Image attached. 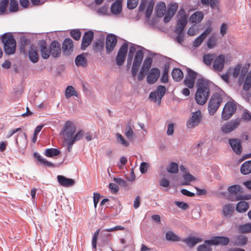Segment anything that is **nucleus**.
Wrapping results in <instances>:
<instances>
[{
	"mask_svg": "<svg viewBox=\"0 0 251 251\" xmlns=\"http://www.w3.org/2000/svg\"><path fill=\"white\" fill-rule=\"evenodd\" d=\"M236 110V105L232 102H227L222 113V119L226 121L229 119Z\"/></svg>",
	"mask_w": 251,
	"mask_h": 251,
	"instance_id": "f8f14e48",
	"label": "nucleus"
},
{
	"mask_svg": "<svg viewBox=\"0 0 251 251\" xmlns=\"http://www.w3.org/2000/svg\"><path fill=\"white\" fill-rule=\"evenodd\" d=\"M125 133L127 138H128L129 140L133 139L134 134L132 128L129 125H127L125 129Z\"/></svg>",
	"mask_w": 251,
	"mask_h": 251,
	"instance_id": "c03bdc74",
	"label": "nucleus"
},
{
	"mask_svg": "<svg viewBox=\"0 0 251 251\" xmlns=\"http://www.w3.org/2000/svg\"><path fill=\"white\" fill-rule=\"evenodd\" d=\"M236 210L238 212L243 213L246 212L249 208V205H236Z\"/></svg>",
	"mask_w": 251,
	"mask_h": 251,
	"instance_id": "052dcab7",
	"label": "nucleus"
},
{
	"mask_svg": "<svg viewBox=\"0 0 251 251\" xmlns=\"http://www.w3.org/2000/svg\"><path fill=\"white\" fill-rule=\"evenodd\" d=\"M209 83V81L202 76L198 79L195 100L199 104L203 105L208 99L210 94Z\"/></svg>",
	"mask_w": 251,
	"mask_h": 251,
	"instance_id": "f03ea898",
	"label": "nucleus"
},
{
	"mask_svg": "<svg viewBox=\"0 0 251 251\" xmlns=\"http://www.w3.org/2000/svg\"><path fill=\"white\" fill-rule=\"evenodd\" d=\"M160 74V72L158 68H151L147 77V81L148 83L152 84L155 83L158 79Z\"/></svg>",
	"mask_w": 251,
	"mask_h": 251,
	"instance_id": "f3484780",
	"label": "nucleus"
},
{
	"mask_svg": "<svg viewBox=\"0 0 251 251\" xmlns=\"http://www.w3.org/2000/svg\"><path fill=\"white\" fill-rule=\"evenodd\" d=\"M143 57L144 54L141 50H139L136 52L131 68V75L134 78L137 75L139 68L142 62Z\"/></svg>",
	"mask_w": 251,
	"mask_h": 251,
	"instance_id": "6e6552de",
	"label": "nucleus"
},
{
	"mask_svg": "<svg viewBox=\"0 0 251 251\" xmlns=\"http://www.w3.org/2000/svg\"><path fill=\"white\" fill-rule=\"evenodd\" d=\"M178 8V5L176 3H172L168 5L166 13L164 17V23H168L175 14Z\"/></svg>",
	"mask_w": 251,
	"mask_h": 251,
	"instance_id": "a211bd4d",
	"label": "nucleus"
},
{
	"mask_svg": "<svg viewBox=\"0 0 251 251\" xmlns=\"http://www.w3.org/2000/svg\"><path fill=\"white\" fill-rule=\"evenodd\" d=\"M58 183L63 186L69 187L74 185L75 181L73 179L68 178L63 176L58 175L57 176Z\"/></svg>",
	"mask_w": 251,
	"mask_h": 251,
	"instance_id": "393cba45",
	"label": "nucleus"
},
{
	"mask_svg": "<svg viewBox=\"0 0 251 251\" xmlns=\"http://www.w3.org/2000/svg\"><path fill=\"white\" fill-rule=\"evenodd\" d=\"M166 89L163 85H159L157 87L156 90L151 92L149 96V98L151 100L155 102H157L158 104H160L162 97L165 94Z\"/></svg>",
	"mask_w": 251,
	"mask_h": 251,
	"instance_id": "9d476101",
	"label": "nucleus"
},
{
	"mask_svg": "<svg viewBox=\"0 0 251 251\" xmlns=\"http://www.w3.org/2000/svg\"><path fill=\"white\" fill-rule=\"evenodd\" d=\"M203 18V15L201 12L197 11L193 13L190 17V21L192 23H200Z\"/></svg>",
	"mask_w": 251,
	"mask_h": 251,
	"instance_id": "7c9ffc66",
	"label": "nucleus"
},
{
	"mask_svg": "<svg viewBox=\"0 0 251 251\" xmlns=\"http://www.w3.org/2000/svg\"><path fill=\"white\" fill-rule=\"evenodd\" d=\"M74 44L70 38L65 39L62 44L63 53L65 55L70 54L73 50Z\"/></svg>",
	"mask_w": 251,
	"mask_h": 251,
	"instance_id": "b1692460",
	"label": "nucleus"
},
{
	"mask_svg": "<svg viewBox=\"0 0 251 251\" xmlns=\"http://www.w3.org/2000/svg\"><path fill=\"white\" fill-rule=\"evenodd\" d=\"M202 120V114L200 110L191 113L186 122L188 128L192 129L198 126Z\"/></svg>",
	"mask_w": 251,
	"mask_h": 251,
	"instance_id": "0eeeda50",
	"label": "nucleus"
},
{
	"mask_svg": "<svg viewBox=\"0 0 251 251\" xmlns=\"http://www.w3.org/2000/svg\"><path fill=\"white\" fill-rule=\"evenodd\" d=\"M153 6L154 3L151 1L150 2L146 11V17L147 18L149 19L150 18L152 12Z\"/></svg>",
	"mask_w": 251,
	"mask_h": 251,
	"instance_id": "8fccbe9b",
	"label": "nucleus"
},
{
	"mask_svg": "<svg viewBox=\"0 0 251 251\" xmlns=\"http://www.w3.org/2000/svg\"><path fill=\"white\" fill-rule=\"evenodd\" d=\"M241 173L244 175H248L251 173V160L244 162L240 169Z\"/></svg>",
	"mask_w": 251,
	"mask_h": 251,
	"instance_id": "72a5a7b5",
	"label": "nucleus"
},
{
	"mask_svg": "<svg viewBox=\"0 0 251 251\" xmlns=\"http://www.w3.org/2000/svg\"><path fill=\"white\" fill-rule=\"evenodd\" d=\"M251 87V76L247 74L245 77L243 89L245 91H248Z\"/></svg>",
	"mask_w": 251,
	"mask_h": 251,
	"instance_id": "79ce46f5",
	"label": "nucleus"
},
{
	"mask_svg": "<svg viewBox=\"0 0 251 251\" xmlns=\"http://www.w3.org/2000/svg\"><path fill=\"white\" fill-rule=\"evenodd\" d=\"M18 10V4L16 0H10L9 4V10L10 12H14Z\"/></svg>",
	"mask_w": 251,
	"mask_h": 251,
	"instance_id": "09e8293b",
	"label": "nucleus"
},
{
	"mask_svg": "<svg viewBox=\"0 0 251 251\" xmlns=\"http://www.w3.org/2000/svg\"><path fill=\"white\" fill-rule=\"evenodd\" d=\"M228 142L230 147L235 153L237 154L241 153L242 148L240 140L237 138L230 139Z\"/></svg>",
	"mask_w": 251,
	"mask_h": 251,
	"instance_id": "aec40b11",
	"label": "nucleus"
},
{
	"mask_svg": "<svg viewBox=\"0 0 251 251\" xmlns=\"http://www.w3.org/2000/svg\"><path fill=\"white\" fill-rule=\"evenodd\" d=\"M183 82L184 85L189 88H192L194 86L195 80L193 79L185 77Z\"/></svg>",
	"mask_w": 251,
	"mask_h": 251,
	"instance_id": "5fc2aeb1",
	"label": "nucleus"
},
{
	"mask_svg": "<svg viewBox=\"0 0 251 251\" xmlns=\"http://www.w3.org/2000/svg\"><path fill=\"white\" fill-rule=\"evenodd\" d=\"M122 9V0H116L111 6V11L113 14H120Z\"/></svg>",
	"mask_w": 251,
	"mask_h": 251,
	"instance_id": "c85d7f7f",
	"label": "nucleus"
},
{
	"mask_svg": "<svg viewBox=\"0 0 251 251\" xmlns=\"http://www.w3.org/2000/svg\"><path fill=\"white\" fill-rule=\"evenodd\" d=\"M128 50V45L127 43H125L120 48L118 54L116 56V64L118 66H121L124 63L127 54Z\"/></svg>",
	"mask_w": 251,
	"mask_h": 251,
	"instance_id": "ddd939ff",
	"label": "nucleus"
},
{
	"mask_svg": "<svg viewBox=\"0 0 251 251\" xmlns=\"http://www.w3.org/2000/svg\"><path fill=\"white\" fill-rule=\"evenodd\" d=\"M138 0H127V7L129 9L135 8L138 4Z\"/></svg>",
	"mask_w": 251,
	"mask_h": 251,
	"instance_id": "4d7b16f0",
	"label": "nucleus"
},
{
	"mask_svg": "<svg viewBox=\"0 0 251 251\" xmlns=\"http://www.w3.org/2000/svg\"><path fill=\"white\" fill-rule=\"evenodd\" d=\"M239 230L241 233L251 232V223H247L239 226Z\"/></svg>",
	"mask_w": 251,
	"mask_h": 251,
	"instance_id": "37998d69",
	"label": "nucleus"
},
{
	"mask_svg": "<svg viewBox=\"0 0 251 251\" xmlns=\"http://www.w3.org/2000/svg\"><path fill=\"white\" fill-rule=\"evenodd\" d=\"M247 238L245 236L239 235L236 238L235 243L238 245L242 246L247 243Z\"/></svg>",
	"mask_w": 251,
	"mask_h": 251,
	"instance_id": "de8ad7c7",
	"label": "nucleus"
},
{
	"mask_svg": "<svg viewBox=\"0 0 251 251\" xmlns=\"http://www.w3.org/2000/svg\"><path fill=\"white\" fill-rule=\"evenodd\" d=\"M222 188V186H220L218 195L231 201H240L237 204H248L244 201L251 199V195L243 194V189L239 185L235 184L229 186L227 192L221 191Z\"/></svg>",
	"mask_w": 251,
	"mask_h": 251,
	"instance_id": "f257e3e1",
	"label": "nucleus"
},
{
	"mask_svg": "<svg viewBox=\"0 0 251 251\" xmlns=\"http://www.w3.org/2000/svg\"><path fill=\"white\" fill-rule=\"evenodd\" d=\"M9 2V0H2L0 3V11L4 12L5 11Z\"/></svg>",
	"mask_w": 251,
	"mask_h": 251,
	"instance_id": "680f3d73",
	"label": "nucleus"
},
{
	"mask_svg": "<svg viewBox=\"0 0 251 251\" xmlns=\"http://www.w3.org/2000/svg\"><path fill=\"white\" fill-rule=\"evenodd\" d=\"M225 63V57L223 54H220L215 58L213 68L216 72H222L224 68Z\"/></svg>",
	"mask_w": 251,
	"mask_h": 251,
	"instance_id": "dca6fc26",
	"label": "nucleus"
},
{
	"mask_svg": "<svg viewBox=\"0 0 251 251\" xmlns=\"http://www.w3.org/2000/svg\"><path fill=\"white\" fill-rule=\"evenodd\" d=\"M179 18L177 21L176 25L175 30V32H182L187 23V16L185 10L181 9L178 12Z\"/></svg>",
	"mask_w": 251,
	"mask_h": 251,
	"instance_id": "1a4fd4ad",
	"label": "nucleus"
},
{
	"mask_svg": "<svg viewBox=\"0 0 251 251\" xmlns=\"http://www.w3.org/2000/svg\"><path fill=\"white\" fill-rule=\"evenodd\" d=\"M204 40V38L201 36L200 35L198 36L193 42V45L194 47L197 48L200 46L202 42Z\"/></svg>",
	"mask_w": 251,
	"mask_h": 251,
	"instance_id": "bf43d9fd",
	"label": "nucleus"
},
{
	"mask_svg": "<svg viewBox=\"0 0 251 251\" xmlns=\"http://www.w3.org/2000/svg\"><path fill=\"white\" fill-rule=\"evenodd\" d=\"M152 63V59L151 57L149 56L146 58L138 75V80L139 81H141L143 79L150 70Z\"/></svg>",
	"mask_w": 251,
	"mask_h": 251,
	"instance_id": "9b49d317",
	"label": "nucleus"
},
{
	"mask_svg": "<svg viewBox=\"0 0 251 251\" xmlns=\"http://www.w3.org/2000/svg\"><path fill=\"white\" fill-rule=\"evenodd\" d=\"M241 65L239 64L237 65L233 69L232 72V75L234 78L237 77L240 73L241 70Z\"/></svg>",
	"mask_w": 251,
	"mask_h": 251,
	"instance_id": "e2e57ef3",
	"label": "nucleus"
},
{
	"mask_svg": "<svg viewBox=\"0 0 251 251\" xmlns=\"http://www.w3.org/2000/svg\"><path fill=\"white\" fill-rule=\"evenodd\" d=\"M174 132V124L170 123L167 126V134L168 135H172Z\"/></svg>",
	"mask_w": 251,
	"mask_h": 251,
	"instance_id": "774afa93",
	"label": "nucleus"
},
{
	"mask_svg": "<svg viewBox=\"0 0 251 251\" xmlns=\"http://www.w3.org/2000/svg\"><path fill=\"white\" fill-rule=\"evenodd\" d=\"M104 40L103 39H100L97 40L95 43V49L97 50H101L104 48Z\"/></svg>",
	"mask_w": 251,
	"mask_h": 251,
	"instance_id": "864d4df0",
	"label": "nucleus"
},
{
	"mask_svg": "<svg viewBox=\"0 0 251 251\" xmlns=\"http://www.w3.org/2000/svg\"><path fill=\"white\" fill-rule=\"evenodd\" d=\"M202 240L200 238H196L195 237H190L183 240L188 246L192 247L196 245L198 243L201 242Z\"/></svg>",
	"mask_w": 251,
	"mask_h": 251,
	"instance_id": "2f4dec72",
	"label": "nucleus"
},
{
	"mask_svg": "<svg viewBox=\"0 0 251 251\" xmlns=\"http://www.w3.org/2000/svg\"><path fill=\"white\" fill-rule=\"evenodd\" d=\"M177 34V36L176 37V41L179 44H181L183 41L184 38V33L183 32H175Z\"/></svg>",
	"mask_w": 251,
	"mask_h": 251,
	"instance_id": "69168bd1",
	"label": "nucleus"
},
{
	"mask_svg": "<svg viewBox=\"0 0 251 251\" xmlns=\"http://www.w3.org/2000/svg\"><path fill=\"white\" fill-rule=\"evenodd\" d=\"M172 75L175 81L178 82L182 79L183 73L180 69L175 68L172 71Z\"/></svg>",
	"mask_w": 251,
	"mask_h": 251,
	"instance_id": "c756f323",
	"label": "nucleus"
},
{
	"mask_svg": "<svg viewBox=\"0 0 251 251\" xmlns=\"http://www.w3.org/2000/svg\"><path fill=\"white\" fill-rule=\"evenodd\" d=\"M84 135V131L83 130H80L77 131L75 134L73 135V136L70 139L75 143V142L80 140Z\"/></svg>",
	"mask_w": 251,
	"mask_h": 251,
	"instance_id": "a18cd8bd",
	"label": "nucleus"
},
{
	"mask_svg": "<svg viewBox=\"0 0 251 251\" xmlns=\"http://www.w3.org/2000/svg\"><path fill=\"white\" fill-rule=\"evenodd\" d=\"M50 53L53 57L57 58L61 54L60 45L57 41H53L50 45Z\"/></svg>",
	"mask_w": 251,
	"mask_h": 251,
	"instance_id": "4be33fe9",
	"label": "nucleus"
},
{
	"mask_svg": "<svg viewBox=\"0 0 251 251\" xmlns=\"http://www.w3.org/2000/svg\"><path fill=\"white\" fill-rule=\"evenodd\" d=\"M19 138H21L22 140V141L23 142V145H25V143H26V135L25 133H19L17 138L16 140V143L18 146H20V145L19 144L18 140Z\"/></svg>",
	"mask_w": 251,
	"mask_h": 251,
	"instance_id": "13d9d810",
	"label": "nucleus"
},
{
	"mask_svg": "<svg viewBox=\"0 0 251 251\" xmlns=\"http://www.w3.org/2000/svg\"><path fill=\"white\" fill-rule=\"evenodd\" d=\"M148 164L146 162H142L140 166V170L141 174H145L148 170Z\"/></svg>",
	"mask_w": 251,
	"mask_h": 251,
	"instance_id": "0e129e2a",
	"label": "nucleus"
},
{
	"mask_svg": "<svg viewBox=\"0 0 251 251\" xmlns=\"http://www.w3.org/2000/svg\"><path fill=\"white\" fill-rule=\"evenodd\" d=\"M98 13L100 15H106L108 12V8L106 6H102L97 10Z\"/></svg>",
	"mask_w": 251,
	"mask_h": 251,
	"instance_id": "338daca9",
	"label": "nucleus"
},
{
	"mask_svg": "<svg viewBox=\"0 0 251 251\" xmlns=\"http://www.w3.org/2000/svg\"><path fill=\"white\" fill-rule=\"evenodd\" d=\"M215 58V54H204L203 56V62L206 65H210L212 64V62L214 61V60Z\"/></svg>",
	"mask_w": 251,
	"mask_h": 251,
	"instance_id": "e433bc0d",
	"label": "nucleus"
},
{
	"mask_svg": "<svg viewBox=\"0 0 251 251\" xmlns=\"http://www.w3.org/2000/svg\"><path fill=\"white\" fill-rule=\"evenodd\" d=\"M240 121L239 119L229 121L221 127V130L224 133H230L239 126Z\"/></svg>",
	"mask_w": 251,
	"mask_h": 251,
	"instance_id": "4468645a",
	"label": "nucleus"
},
{
	"mask_svg": "<svg viewBox=\"0 0 251 251\" xmlns=\"http://www.w3.org/2000/svg\"><path fill=\"white\" fill-rule=\"evenodd\" d=\"M40 48V52L42 57L44 59H48L50 55V50L47 48L45 41L41 40L38 43Z\"/></svg>",
	"mask_w": 251,
	"mask_h": 251,
	"instance_id": "5701e85b",
	"label": "nucleus"
},
{
	"mask_svg": "<svg viewBox=\"0 0 251 251\" xmlns=\"http://www.w3.org/2000/svg\"><path fill=\"white\" fill-rule=\"evenodd\" d=\"M60 152V151L57 149L50 148L45 150V155L47 157H51L58 155Z\"/></svg>",
	"mask_w": 251,
	"mask_h": 251,
	"instance_id": "58836bf2",
	"label": "nucleus"
},
{
	"mask_svg": "<svg viewBox=\"0 0 251 251\" xmlns=\"http://www.w3.org/2000/svg\"><path fill=\"white\" fill-rule=\"evenodd\" d=\"M93 37L94 32L92 31H88L85 32L82 39L81 48L82 50H85L91 44Z\"/></svg>",
	"mask_w": 251,
	"mask_h": 251,
	"instance_id": "6ab92c4d",
	"label": "nucleus"
},
{
	"mask_svg": "<svg viewBox=\"0 0 251 251\" xmlns=\"http://www.w3.org/2000/svg\"><path fill=\"white\" fill-rule=\"evenodd\" d=\"M1 39L3 44L5 53L7 55L14 54L16 51V42L13 35L10 33H5Z\"/></svg>",
	"mask_w": 251,
	"mask_h": 251,
	"instance_id": "20e7f679",
	"label": "nucleus"
},
{
	"mask_svg": "<svg viewBox=\"0 0 251 251\" xmlns=\"http://www.w3.org/2000/svg\"><path fill=\"white\" fill-rule=\"evenodd\" d=\"M34 157L38 161L41 163L46 165L49 167H54V165L51 162L48 161L46 159L43 158L38 153L35 152L34 153Z\"/></svg>",
	"mask_w": 251,
	"mask_h": 251,
	"instance_id": "473e14b6",
	"label": "nucleus"
},
{
	"mask_svg": "<svg viewBox=\"0 0 251 251\" xmlns=\"http://www.w3.org/2000/svg\"><path fill=\"white\" fill-rule=\"evenodd\" d=\"M27 53H28L29 59L31 62L36 63L39 61L38 54L35 46L29 49Z\"/></svg>",
	"mask_w": 251,
	"mask_h": 251,
	"instance_id": "bb28decb",
	"label": "nucleus"
},
{
	"mask_svg": "<svg viewBox=\"0 0 251 251\" xmlns=\"http://www.w3.org/2000/svg\"><path fill=\"white\" fill-rule=\"evenodd\" d=\"M117 43V39L115 35L109 34L106 36L105 46L107 53H110L113 50Z\"/></svg>",
	"mask_w": 251,
	"mask_h": 251,
	"instance_id": "2eb2a0df",
	"label": "nucleus"
},
{
	"mask_svg": "<svg viewBox=\"0 0 251 251\" xmlns=\"http://www.w3.org/2000/svg\"><path fill=\"white\" fill-rule=\"evenodd\" d=\"M168 172L172 174H176L178 171V165L174 162H171L166 168Z\"/></svg>",
	"mask_w": 251,
	"mask_h": 251,
	"instance_id": "4c0bfd02",
	"label": "nucleus"
},
{
	"mask_svg": "<svg viewBox=\"0 0 251 251\" xmlns=\"http://www.w3.org/2000/svg\"><path fill=\"white\" fill-rule=\"evenodd\" d=\"M34 45L31 44V41L28 38L23 37L21 38L20 40V51L24 53L25 54H26L27 50L29 49L34 47Z\"/></svg>",
	"mask_w": 251,
	"mask_h": 251,
	"instance_id": "412c9836",
	"label": "nucleus"
},
{
	"mask_svg": "<svg viewBox=\"0 0 251 251\" xmlns=\"http://www.w3.org/2000/svg\"><path fill=\"white\" fill-rule=\"evenodd\" d=\"M65 95L68 99L72 96L77 97V93L72 86H68L65 90Z\"/></svg>",
	"mask_w": 251,
	"mask_h": 251,
	"instance_id": "c9c22d12",
	"label": "nucleus"
},
{
	"mask_svg": "<svg viewBox=\"0 0 251 251\" xmlns=\"http://www.w3.org/2000/svg\"><path fill=\"white\" fill-rule=\"evenodd\" d=\"M183 177L184 179V183L183 184L184 185H189L190 182L195 179V177L189 173L185 174L183 175Z\"/></svg>",
	"mask_w": 251,
	"mask_h": 251,
	"instance_id": "49530a36",
	"label": "nucleus"
},
{
	"mask_svg": "<svg viewBox=\"0 0 251 251\" xmlns=\"http://www.w3.org/2000/svg\"><path fill=\"white\" fill-rule=\"evenodd\" d=\"M116 137L118 142H120L123 145L127 147L129 143L125 140L124 137L120 133H117Z\"/></svg>",
	"mask_w": 251,
	"mask_h": 251,
	"instance_id": "6e6d98bb",
	"label": "nucleus"
},
{
	"mask_svg": "<svg viewBox=\"0 0 251 251\" xmlns=\"http://www.w3.org/2000/svg\"><path fill=\"white\" fill-rule=\"evenodd\" d=\"M222 101L223 97L219 93H216L212 96L208 104V110L210 115L215 114Z\"/></svg>",
	"mask_w": 251,
	"mask_h": 251,
	"instance_id": "39448f33",
	"label": "nucleus"
},
{
	"mask_svg": "<svg viewBox=\"0 0 251 251\" xmlns=\"http://www.w3.org/2000/svg\"><path fill=\"white\" fill-rule=\"evenodd\" d=\"M155 12L157 17H162L165 13L166 7L164 2L161 1L155 6Z\"/></svg>",
	"mask_w": 251,
	"mask_h": 251,
	"instance_id": "cd10ccee",
	"label": "nucleus"
},
{
	"mask_svg": "<svg viewBox=\"0 0 251 251\" xmlns=\"http://www.w3.org/2000/svg\"><path fill=\"white\" fill-rule=\"evenodd\" d=\"M186 71L187 74L185 77L190 78L195 80V79L198 75V74L189 68H187Z\"/></svg>",
	"mask_w": 251,
	"mask_h": 251,
	"instance_id": "3c124183",
	"label": "nucleus"
},
{
	"mask_svg": "<svg viewBox=\"0 0 251 251\" xmlns=\"http://www.w3.org/2000/svg\"><path fill=\"white\" fill-rule=\"evenodd\" d=\"M71 36L75 40H78L81 37V32L79 29H73L70 32Z\"/></svg>",
	"mask_w": 251,
	"mask_h": 251,
	"instance_id": "603ef678",
	"label": "nucleus"
},
{
	"mask_svg": "<svg viewBox=\"0 0 251 251\" xmlns=\"http://www.w3.org/2000/svg\"><path fill=\"white\" fill-rule=\"evenodd\" d=\"M229 240L228 238L223 236L214 237L210 240H205L204 243L206 244L201 245L198 248V251H212L211 248L209 245H226L228 244Z\"/></svg>",
	"mask_w": 251,
	"mask_h": 251,
	"instance_id": "7ed1b4c3",
	"label": "nucleus"
},
{
	"mask_svg": "<svg viewBox=\"0 0 251 251\" xmlns=\"http://www.w3.org/2000/svg\"><path fill=\"white\" fill-rule=\"evenodd\" d=\"M87 54L83 53L78 55L75 59V64L77 67H85L87 65Z\"/></svg>",
	"mask_w": 251,
	"mask_h": 251,
	"instance_id": "a878e982",
	"label": "nucleus"
},
{
	"mask_svg": "<svg viewBox=\"0 0 251 251\" xmlns=\"http://www.w3.org/2000/svg\"><path fill=\"white\" fill-rule=\"evenodd\" d=\"M166 238L167 240L172 241H178L179 237L172 231H168L166 234Z\"/></svg>",
	"mask_w": 251,
	"mask_h": 251,
	"instance_id": "ea45409f",
	"label": "nucleus"
},
{
	"mask_svg": "<svg viewBox=\"0 0 251 251\" xmlns=\"http://www.w3.org/2000/svg\"><path fill=\"white\" fill-rule=\"evenodd\" d=\"M217 44V38L215 35H212L208 39L207 46L209 49L213 48Z\"/></svg>",
	"mask_w": 251,
	"mask_h": 251,
	"instance_id": "a19ab883",
	"label": "nucleus"
},
{
	"mask_svg": "<svg viewBox=\"0 0 251 251\" xmlns=\"http://www.w3.org/2000/svg\"><path fill=\"white\" fill-rule=\"evenodd\" d=\"M234 207L233 205H225L223 207V215L226 217H230L233 214Z\"/></svg>",
	"mask_w": 251,
	"mask_h": 251,
	"instance_id": "f704fd0d",
	"label": "nucleus"
},
{
	"mask_svg": "<svg viewBox=\"0 0 251 251\" xmlns=\"http://www.w3.org/2000/svg\"><path fill=\"white\" fill-rule=\"evenodd\" d=\"M75 131L76 126L74 123L68 120L65 123L61 134L63 136L64 140L70 139L74 135Z\"/></svg>",
	"mask_w": 251,
	"mask_h": 251,
	"instance_id": "423d86ee",
	"label": "nucleus"
}]
</instances>
